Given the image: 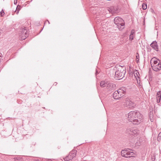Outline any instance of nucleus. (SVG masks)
Segmentation results:
<instances>
[{"mask_svg": "<svg viewBox=\"0 0 161 161\" xmlns=\"http://www.w3.org/2000/svg\"><path fill=\"white\" fill-rule=\"evenodd\" d=\"M100 86L101 87H105L108 92L114 90L116 87L115 85L112 82L105 80L101 81Z\"/></svg>", "mask_w": 161, "mask_h": 161, "instance_id": "nucleus-1", "label": "nucleus"}, {"mask_svg": "<svg viewBox=\"0 0 161 161\" xmlns=\"http://www.w3.org/2000/svg\"><path fill=\"white\" fill-rule=\"evenodd\" d=\"M118 69L115 72V78L116 80H120L124 76L126 73V68L125 66H119Z\"/></svg>", "mask_w": 161, "mask_h": 161, "instance_id": "nucleus-2", "label": "nucleus"}, {"mask_svg": "<svg viewBox=\"0 0 161 161\" xmlns=\"http://www.w3.org/2000/svg\"><path fill=\"white\" fill-rule=\"evenodd\" d=\"M125 88L122 87L114 92L113 94V97L114 99H119L125 95Z\"/></svg>", "mask_w": 161, "mask_h": 161, "instance_id": "nucleus-3", "label": "nucleus"}, {"mask_svg": "<svg viewBox=\"0 0 161 161\" xmlns=\"http://www.w3.org/2000/svg\"><path fill=\"white\" fill-rule=\"evenodd\" d=\"M114 21L119 30H122L124 28L125 22L122 18L117 17L114 18Z\"/></svg>", "mask_w": 161, "mask_h": 161, "instance_id": "nucleus-4", "label": "nucleus"}, {"mask_svg": "<svg viewBox=\"0 0 161 161\" xmlns=\"http://www.w3.org/2000/svg\"><path fill=\"white\" fill-rule=\"evenodd\" d=\"M140 112L138 111H130L128 114V120L129 121L133 122L135 117L136 116H140Z\"/></svg>", "mask_w": 161, "mask_h": 161, "instance_id": "nucleus-5", "label": "nucleus"}, {"mask_svg": "<svg viewBox=\"0 0 161 161\" xmlns=\"http://www.w3.org/2000/svg\"><path fill=\"white\" fill-rule=\"evenodd\" d=\"M76 150H73L71 151L68 156L64 158L65 161H69L71 160L73 158L76 156Z\"/></svg>", "mask_w": 161, "mask_h": 161, "instance_id": "nucleus-6", "label": "nucleus"}, {"mask_svg": "<svg viewBox=\"0 0 161 161\" xmlns=\"http://www.w3.org/2000/svg\"><path fill=\"white\" fill-rule=\"evenodd\" d=\"M27 32V31L25 27L21 29L19 35L21 40H25L28 36Z\"/></svg>", "mask_w": 161, "mask_h": 161, "instance_id": "nucleus-7", "label": "nucleus"}, {"mask_svg": "<svg viewBox=\"0 0 161 161\" xmlns=\"http://www.w3.org/2000/svg\"><path fill=\"white\" fill-rule=\"evenodd\" d=\"M121 154L122 156L126 158H129L131 157L134 156V153L133 152H130L127 150H122L121 152Z\"/></svg>", "mask_w": 161, "mask_h": 161, "instance_id": "nucleus-8", "label": "nucleus"}, {"mask_svg": "<svg viewBox=\"0 0 161 161\" xmlns=\"http://www.w3.org/2000/svg\"><path fill=\"white\" fill-rule=\"evenodd\" d=\"M140 116H136L135 118H134V120L133 123L135 125H138L142 121L143 118L142 115L140 113Z\"/></svg>", "mask_w": 161, "mask_h": 161, "instance_id": "nucleus-9", "label": "nucleus"}, {"mask_svg": "<svg viewBox=\"0 0 161 161\" xmlns=\"http://www.w3.org/2000/svg\"><path fill=\"white\" fill-rule=\"evenodd\" d=\"M126 104L127 106L129 108L134 107L136 106L135 103L128 98H126Z\"/></svg>", "mask_w": 161, "mask_h": 161, "instance_id": "nucleus-10", "label": "nucleus"}, {"mask_svg": "<svg viewBox=\"0 0 161 161\" xmlns=\"http://www.w3.org/2000/svg\"><path fill=\"white\" fill-rule=\"evenodd\" d=\"M151 65L152 69L155 71H157L161 69V64L160 62H158V64L155 65H152V64H151Z\"/></svg>", "mask_w": 161, "mask_h": 161, "instance_id": "nucleus-11", "label": "nucleus"}, {"mask_svg": "<svg viewBox=\"0 0 161 161\" xmlns=\"http://www.w3.org/2000/svg\"><path fill=\"white\" fill-rule=\"evenodd\" d=\"M110 13L112 14L117 13L118 12L117 8H114V7H111L108 9Z\"/></svg>", "mask_w": 161, "mask_h": 161, "instance_id": "nucleus-12", "label": "nucleus"}, {"mask_svg": "<svg viewBox=\"0 0 161 161\" xmlns=\"http://www.w3.org/2000/svg\"><path fill=\"white\" fill-rule=\"evenodd\" d=\"M150 46L156 51H158V46L156 42H153L150 44Z\"/></svg>", "mask_w": 161, "mask_h": 161, "instance_id": "nucleus-13", "label": "nucleus"}, {"mask_svg": "<svg viewBox=\"0 0 161 161\" xmlns=\"http://www.w3.org/2000/svg\"><path fill=\"white\" fill-rule=\"evenodd\" d=\"M161 98V91H159L157 92L156 95V99L157 103H159Z\"/></svg>", "mask_w": 161, "mask_h": 161, "instance_id": "nucleus-14", "label": "nucleus"}, {"mask_svg": "<svg viewBox=\"0 0 161 161\" xmlns=\"http://www.w3.org/2000/svg\"><path fill=\"white\" fill-rule=\"evenodd\" d=\"M158 60H159H159H158L157 58L155 57L153 58H152V59L151 60V63L152 62H153V65H155L156 64H158Z\"/></svg>", "mask_w": 161, "mask_h": 161, "instance_id": "nucleus-15", "label": "nucleus"}, {"mask_svg": "<svg viewBox=\"0 0 161 161\" xmlns=\"http://www.w3.org/2000/svg\"><path fill=\"white\" fill-rule=\"evenodd\" d=\"M135 32L134 30H132L131 32V33L129 36L130 40L132 41L134 39Z\"/></svg>", "mask_w": 161, "mask_h": 161, "instance_id": "nucleus-16", "label": "nucleus"}, {"mask_svg": "<svg viewBox=\"0 0 161 161\" xmlns=\"http://www.w3.org/2000/svg\"><path fill=\"white\" fill-rule=\"evenodd\" d=\"M20 9V6L19 5H18L16 8V9L15 12L16 13V14H18L19 10Z\"/></svg>", "mask_w": 161, "mask_h": 161, "instance_id": "nucleus-17", "label": "nucleus"}, {"mask_svg": "<svg viewBox=\"0 0 161 161\" xmlns=\"http://www.w3.org/2000/svg\"><path fill=\"white\" fill-rule=\"evenodd\" d=\"M136 61L137 63H138L139 62V56L138 53H137L136 55Z\"/></svg>", "mask_w": 161, "mask_h": 161, "instance_id": "nucleus-18", "label": "nucleus"}, {"mask_svg": "<svg viewBox=\"0 0 161 161\" xmlns=\"http://www.w3.org/2000/svg\"><path fill=\"white\" fill-rule=\"evenodd\" d=\"M142 8L143 10H145L147 8V5L146 3H143L142 6Z\"/></svg>", "mask_w": 161, "mask_h": 161, "instance_id": "nucleus-19", "label": "nucleus"}, {"mask_svg": "<svg viewBox=\"0 0 161 161\" xmlns=\"http://www.w3.org/2000/svg\"><path fill=\"white\" fill-rule=\"evenodd\" d=\"M5 14V13L3 11V9H2L1 11L0 12V15H1V17H3L4 16V14Z\"/></svg>", "mask_w": 161, "mask_h": 161, "instance_id": "nucleus-20", "label": "nucleus"}, {"mask_svg": "<svg viewBox=\"0 0 161 161\" xmlns=\"http://www.w3.org/2000/svg\"><path fill=\"white\" fill-rule=\"evenodd\" d=\"M133 133L134 134H136L137 133V132L136 130H133Z\"/></svg>", "mask_w": 161, "mask_h": 161, "instance_id": "nucleus-21", "label": "nucleus"}, {"mask_svg": "<svg viewBox=\"0 0 161 161\" xmlns=\"http://www.w3.org/2000/svg\"><path fill=\"white\" fill-rule=\"evenodd\" d=\"M135 75H136L137 76L138 75H139V73L137 71H136V73L135 74Z\"/></svg>", "mask_w": 161, "mask_h": 161, "instance_id": "nucleus-22", "label": "nucleus"}, {"mask_svg": "<svg viewBox=\"0 0 161 161\" xmlns=\"http://www.w3.org/2000/svg\"><path fill=\"white\" fill-rule=\"evenodd\" d=\"M17 3V0H16V1L15 0L14 2V3L15 4H16Z\"/></svg>", "mask_w": 161, "mask_h": 161, "instance_id": "nucleus-23", "label": "nucleus"}, {"mask_svg": "<svg viewBox=\"0 0 161 161\" xmlns=\"http://www.w3.org/2000/svg\"><path fill=\"white\" fill-rule=\"evenodd\" d=\"M97 74H98V72L96 70V75H97Z\"/></svg>", "mask_w": 161, "mask_h": 161, "instance_id": "nucleus-24", "label": "nucleus"}, {"mask_svg": "<svg viewBox=\"0 0 161 161\" xmlns=\"http://www.w3.org/2000/svg\"><path fill=\"white\" fill-rule=\"evenodd\" d=\"M47 21L48 22V23L49 24H50V22H49L48 20H47Z\"/></svg>", "mask_w": 161, "mask_h": 161, "instance_id": "nucleus-25", "label": "nucleus"}]
</instances>
